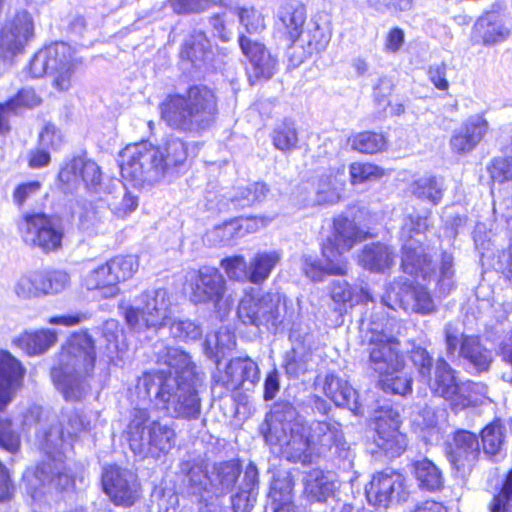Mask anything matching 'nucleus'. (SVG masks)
<instances>
[{
  "label": "nucleus",
  "instance_id": "bb28decb",
  "mask_svg": "<svg viewBox=\"0 0 512 512\" xmlns=\"http://www.w3.org/2000/svg\"><path fill=\"white\" fill-rule=\"evenodd\" d=\"M337 489L334 476L329 472L314 469L304 479V495L309 502L324 503Z\"/></svg>",
  "mask_w": 512,
  "mask_h": 512
},
{
  "label": "nucleus",
  "instance_id": "4468645a",
  "mask_svg": "<svg viewBox=\"0 0 512 512\" xmlns=\"http://www.w3.org/2000/svg\"><path fill=\"white\" fill-rule=\"evenodd\" d=\"M365 490L370 504L384 507L405 501L408 497L406 478L394 470L374 474Z\"/></svg>",
  "mask_w": 512,
  "mask_h": 512
},
{
  "label": "nucleus",
  "instance_id": "dca6fc26",
  "mask_svg": "<svg viewBox=\"0 0 512 512\" xmlns=\"http://www.w3.org/2000/svg\"><path fill=\"white\" fill-rule=\"evenodd\" d=\"M104 492L117 506H132L139 498V485L136 475L118 466H109L102 475Z\"/></svg>",
  "mask_w": 512,
  "mask_h": 512
},
{
  "label": "nucleus",
  "instance_id": "e433bc0d",
  "mask_svg": "<svg viewBox=\"0 0 512 512\" xmlns=\"http://www.w3.org/2000/svg\"><path fill=\"white\" fill-rule=\"evenodd\" d=\"M413 473L421 489L436 491L443 486L441 470L429 459H422L413 463Z\"/></svg>",
  "mask_w": 512,
  "mask_h": 512
},
{
  "label": "nucleus",
  "instance_id": "680f3d73",
  "mask_svg": "<svg viewBox=\"0 0 512 512\" xmlns=\"http://www.w3.org/2000/svg\"><path fill=\"white\" fill-rule=\"evenodd\" d=\"M170 6L178 14L198 13L208 9L211 0H169Z\"/></svg>",
  "mask_w": 512,
  "mask_h": 512
},
{
  "label": "nucleus",
  "instance_id": "864d4df0",
  "mask_svg": "<svg viewBox=\"0 0 512 512\" xmlns=\"http://www.w3.org/2000/svg\"><path fill=\"white\" fill-rule=\"evenodd\" d=\"M20 437L13 430L9 419L0 418V447L10 453H15L20 448Z\"/></svg>",
  "mask_w": 512,
  "mask_h": 512
},
{
  "label": "nucleus",
  "instance_id": "cd10ccee",
  "mask_svg": "<svg viewBox=\"0 0 512 512\" xmlns=\"http://www.w3.org/2000/svg\"><path fill=\"white\" fill-rule=\"evenodd\" d=\"M461 383L457 382L455 371L444 360H438L435 367L434 379L429 377L431 391L453 406Z\"/></svg>",
  "mask_w": 512,
  "mask_h": 512
},
{
  "label": "nucleus",
  "instance_id": "0e129e2a",
  "mask_svg": "<svg viewBox=\"0 0 512 512\" xmlns=\"http://www.w3.org/2000/svg\"><path fill=\"white\" fill-rule=\"evenodd\" d=\"M279 260L280 254L275 250L258 253V281L266 279Z\"/></svg>",
  "mask_w": 512,
  "mask_h": 512
},
{
  "label": "nucleus",
  "instance_id": "a878e982",
  "mask_svg": "<svg viewBox=\"0 0 512 512\" xmlns=\"http://www.w3.org/2000/svg\"><path fill=\"white\" fill-rule=\"evenodd\" d=\"M345 186V167L339 166L318 179L315 202L318 205H333L340 201Z\"/></svg>",
  "mask_w": 512,
  "mask_h": 512
},
{
  "label": "nucleus",
  "instance_id": "a211bd4d",
  "mask_svg": "<svg viewBox=\"0 0 512 512\" xmlns=\"http://www.w3.org/2000/svg\"><path fill=\"white\" fill-rule=\"evenodd\" d=\"M35 445L49 459L64 457L66 451L71 447V442L68 441L64 433L63 421L60 420V417L52 416L44 422L38 423Z\"/></svg>",
  "mask_w": 512,
  "mask_h": 512
},
{
  "label": "nucleus",
  "instance_id": "37998d69",
  "mask_svg": "<svg viewBox=\"0 0 512 512\" xmlns=\"http://www.w3.org/2000/svg\"><path fill=\"white\" fill-rule=\"evenodd\" d=\"M113 275L120 286V283L133 278L140 267V259L136 255H118L107 261Z\"/></svg>",
  "mask_w": 512,
  "mask_h": 512
},
{
  "label": "nucleus",
  "instance_id": "4be33fe9",
  "mask_svg": "<svg viewBox=\"0 0 512 512\" xmlns=\"http://www.w3.org/2000/svg\"><path fill=\"white\" fill-rule=\"evenodd\" d=\"M24 372L14 356L0 350V410L12 400L13 392L20 385Z\"/></svg>",
  "mask_w": 512,
  "mask_h": 512
},
{
  "label": "nucleus",
  "instance_id": "b1692460",
  "mask_svg": "<svg viewBox=\"0 0 512 512\" xmlns=\"http://www.w3.org/2000/svg\"><path fill=\"white\" fill-rule=\"evenodd\" d=\"M329 42V34H297L288 48L289 66L297 68L313 53L323 51Z\"/></svg>",
  "mask_w": 512,
  "mask_h": 512
},
{
  "label": "nucleus",
  "instance_id": "f3484780",
  "mask_svg": "<svg viewBox=\"0 0 512 512\" xmlns=\"http://www.w3.org/2000/svg\"><path fill=\"white\" fill-rule=\"evenodd\" d=\"M58 179L66 191H73L82 183L87 190L97 192L102 183V171L95 161L75 157L61 168Z\"/></svg>",
  "mask_w": 512,
  "mask_h": 512
},
{
  "label": "nucleus",
  "instance_id": "5fc2aeb1",
  "mask_svg": "<svg viewBox=\"0 0 512 512\" xmlns=\"http://www.w3.org/2000/svg\"><path fill=\"white\" fill-rule=\"evenodd\" d=\"M291 492L292 487L289 482L285 483L283 492L278 491L277 482L274 483L271 490L274 512H295Z\"/></svg>",
  "mask_w": 512,
  "mask_h": 512
},
{
  "label": "nucleus",
  "instance_id": "9d476101",
  "mask_svg": "<svg viewBox=\"0 0 512 512\" xmlns=\"http://www.w3.org/2000/svg\"><path fill=\"white\" fill-rule=\"evenodd\" d=\"M369 346V361L372 369L379 374L398 371L403 367L399 354V343L382 328L381 323L372 320L364 336Z\"/></svg>",
  "mask_w": 512,
  "mask_h": 512
},
{
  "label": "nucleus",
  "instance_id": "aec40b11",
  "mask_svg": "<svg viewBox=\"0 0 512 512\" xmlns=\"http://www.w3.org/2000/svg\"><path fill=\"white\" fill-rule=\"evenodd\" d=\"M489 130V123L483 115L467 118L450 138V147L457 154H467L483 140Z\"/></svg>",
  "mask_w": 512,
  "mask_h": 512
},
{
  "label": "nucleus",
  "instance_id": "49530a36",
  "mask_svg": "<svg viewBox=\"0 0 512 512\" xmlns=\"http://www.w3.org/2000/svg\"><path fill=\"white\" fill-rule=\"evenodd\" d=\"M353 150L360 153L373 154L386 147V139L382 134L374 132H361L349 138Z\"/></svg>",
  "mask_w": 512,
  "mask_h": 512
},
{
  "label": "nucleus",
  "instance_id": "c756f323",
  "mask_svg": "<svg viewBox=\"0 0 512 512\" xmlns=\"http://www.w3.org/2000/svg\"><path fill=\"white\" fill-rule=\"evenodd\" d=\"M323 392L337 406L348 407L354 412L358 411L356 391L347 380L334 374H328L324 380Z\"/></svg>",
  "mask_w": 512,
  "mask_h": 512
},
{
  "label": "nucleus",
  "instance_id": "f257e3e1",
  "mask_svg": "<svg viewBox=\"0 0 512 512\" xmlns=\"http://www.w3.org/2000/svg\"><path fill=\"white\" fill-rule=\"evenodd\" d=\"M295 416L292 406L277 405L271 415L275 424L269 432L264 433L266 442L279 445L288 460L308 464L316 452L320 453L333 446L345 448L346 443L338 423L315 421L306 425L301 418Z\"/></svg>",
  "mask_w": 512,
  "mask_h": 512
},
{
  "label": "nucleus",
  "instance_id": "4c0bfd02",
  "mask_svg": "<svg viewBox=\"0 0 512 512\" xmlns=\"http://www.w3.org/2000/svg\"><path fill=\"white\" fill-rule=\"evenodd\" d=\"M332 300L341 305L351 307L372 300L370 293L364 288L351 287L346 281H334L331 285Z\"/></svg>",
  "mask_w": 512,
  "mask_h": 512
},
{
  "label": "nucleus",
  "instance_id": "6ab92c4d",
  "mask_svg": "<svg viewBox=\"0 0 512 512\" xmlns=\"http://www.w3.org/2000/svg\"><path fill=\"white\" fill-rule=\"evenodd\" d=\"M191 299L195 303L211 302L218 306L225 293V280L217 269L204 267L193 273Z\"/></svg>",
  "mask_w": 512,
  "mask_h": 512
},
{
  "label": "nucleus",
  "instance_id": "9b49d317",
  "mask_svg": "<svg viewBox=\"0 0 512 512\" xmlns=\"http://www.w3.org/2000/svg\"><path fill=\"white\" fill-rule=\"evenodd\" d=\"M382 303L393 310L400 307L407 312L421 314L431 313L435 308L431 296L423 287H415L402 278L388 286Z\"/></svg>",
  "mask_w": 512,
  "mask_h": 512
},
{
  "label": "nucleus",
  "instance_id": "3c124183",
  "mask_svg": "<svg viewBox=\"0 0 512 512\" xmlns=\"http://www.w3.org/2000/svg\"><path fill=\"white\" fill-rule=\"evenodd\" d=\"M80 228L84 233L90 236L98 235L106 231L107 223L100 211L91 209L81 215Z\"/></svg>",
  "mask_w": 512,
  "mask_h": 512
},
{
  "label": "nucleus",
  "instance_id": "338daca9",
  "mask_svg": "<svg viewBox=\"0 0 512 512\" xmlns=\"http://www.w3.org/2000/svg\"><path fill=\"white\" fill-rule=\"evenodd\" d=\"M41 98L31 88H25L18 92V94L11 101L7 103V106H11L12 109L17 107L32 108L39 105Z\"/></svg>",
  "mask_w": 512,
  "mask_h": 512
},
{
  "label": "nucleus",
  "instance_id": "09e8293b",
  "mask_svg": "<svg viewBox=\"0 0 512 512\" xmlns=\"http://www.w3.org/2000/svg\"><path fill=\"white\" fill-rule=\"evenodd\" d=\"M49 482H50V494L54 491H63L73 486V478L66 473L65 467L63 466V457L49 459Z\"/></svg>",
  "mask_w": 512,
  "mask_h": 512
},
{
  "label": "nucleus",
  "instance_id": "bf43d9fd",
  "mask_svg": "<svg viewBox=\"0 0 512 512\" xmlns=\"http://www.w3.org/2000/svg\"><path fill=\"white\" fill-rule=\"evenodd\" d=\"M238 317L244 324L253 325L256 322V302L254 290L246 292L238 306Z\"/></svg>",
  "mask_w": 512,
  "mask_h": 512
},
{
  "label": "nucleus",
  "instance_id": "774afa93",
  "mask_svg": "<svg viewBox=\"0 0 512 512\" xmlns=\"http://www.w3.org/2000/svg\"><path fill=\"white\" fill-rule=\"evenodd\" d=\"M32 282L28 273L20 275L13 284L12 291L14 295L21 300L35 299Z\"/></svg>",
  "mask_w": 512,
  "mask_h": 512
},
{
  "label": "nucleus",
  "instance_id": "f704fd0d",
  "mask_svg": "<svg viewBox=\"0 0 512 512\" xmlns=\"http://www.w3.org/2000/svg\"><path fill=\"white\" fill-rule=\"evenodd\" d=\"M271 140L274 148L284 154L298 149L300 139L296 123L288 118L277 123L271 133Z\"/></svg>",
  "mask_w": 512,
  "mask_h": 512
},
{
  "label": "nucleus",
  "instance_id": "c03bdc74",
  "mask_svg": "<svg viewBox=\"0 0 512 512\" xmlns=\"http://www.w3.org/2000/svg\"><path fill=\"white\" fill-rule=\"evenodd\" d=\"M29 42L28 34H0V60L11 64Z\"/></svg>",
  "mask_w": 512,
  "mask_h": 512
},
{
  "label": "nucleus",
  "instance_id": "7c9ffc66",
  "mask_svg": "<svg viewBox=\"0 0 512 512\" xmlns=\"http://www.w3.org/2000/svg\"><path fill=\"white\" fill-rule=\"evenodd\" d=\"M57 332L52 329L25 331L16 340V345L30 356L47 352L57 342Z\"/></svg>",
  "mask_w": 512,
  "mask_h": 512
},
{
  "label": "nucleus",
  "instance_id": "473e14b6",
  "mask_svg": "<svg viewBox=\"0 0 512 512\" xmlns=\"http://www.w3.org/2000/svg\"><path fill=\"white\" fill-rule=\"evenodd\" d=\"M49 468L50 462H44L35 468H28L23 474L25 490L35 501H41L50 494Z\"/></svg>",
  "mask_w": 512,
  "mask_h": 512
},
{
  "label": "nucleus",
  "instance_id": "6e6552de",
  "mask_svg": "<svg viewBox=\"0 0 512 512\" xmlns=\"http://www.w3.org/2000/svg\"><path fill=\"white\" fill-rule=\"evenodd\" d=\"M137 300L138 306L123 307L125 321L132 330H159L170 324L173 315L172 295L167 289L144 290L138 295Z\"/></svg>",
  "mask_w": 512,
  "mask_h": 512
},
{
  "label": "nucleus",
  "instance_id": "a19ab883",
  "mask_svg": "<svg viewBox=\"0 0 512 512\" xmlns=\"http://www.w3.org/2000/svg\"><path fill=\"white\" fill-rule=\"evenodd\" d=\"M411 192L418 199L437 205L443 196V185L436 177H421L411 185Z\"/></svg>",
  "mask_w": 512,
  "mask_h": 512
},
{
  "label": "nucleus",
  "instance_id": "69168bd1",
  "mask_svg": "<svg viewBox=\"0 0 512 512\" xmlns=\"http://www.w3.org/2000/svg\"><path fill=\"white\" fill-rule=\"evenodd\" d=\"M490 175L493 181L498 183L512 180V157L494 160L490 168Z\"/></svg>",
  "mask_w": 512,
  "mask_h": 512
},
{
  "label": "nucleus",
  "instance_id": "a18cd8bd",
  "mask_svg": "<svg viewBox=\"0 0 512 512\" xmlns=\"http://www.w3.org/2000/svg\"><path fill=\"white\" fill-rule=\"evenodd\" d=\"M379 378L380 385L385 392L404 396L412 390L411 377L403 370V367L398 371L391 369L389 372L381 374Z\"/></svg>",
  "mask_w": 512,
  "mask_h": 512
},
{
  "label": "nucleus",
  "instance_id": "ddd939ff",
  "mask_svg": "<svg viewBox=\"0 0 512 512\" xmlns=\"http://www.w3.org/2000/svg\"><path fill=\"white\" fill-rule=\"evenodd\" d=\"M416 226L415 228L413 220L409 219L402 227V268L407 274H423L425 277L430 265V259L422 246L424 237L422 229L425 227V222L418 219Z\"/></svg>",
  "mask_w": 512,
  "mask_h": 512
},
{
  "label": "nucleus",
  "instance_id": "0eeeda50",
  "mask_svg": "<svg viewBox=\"0 0 512 512\" xmlns=\"http://www.w3.org/2000/svg\"><path fill=\"white\" fill-rule=\"evenodd\" d=\"M131 450L139 456L158 458L175 445L176 432L172 426L151 420L144 409H136L127 429Z\"/></svg>",
  "mask_w": 512,
  "mask_h": 512
},
{
  "label": "nucleus",
  "instance_id": "f03ea898",
  "mask_svg": "<svg viewBox=\"0 0 512 512\" xmlns=\"http://www.w3.org/2000/svg\"><path fill=\"white\" fill-rule=\"evenodd\" d=\"M95 362V344L87 333L74 334L62 345L51 379L66 400L79 401L89 392Z\"/></svg>",
  "mask_w": 512,
  "mask_h": 512
},
{
  "label": "nucleus",
  "instance_id": "412c9836",
  "mask_svg": "<svg viewBox=\"0 0 512 512\" xmlns=\"http://www.w3.org/2000/svg\"><path fill=\"white\" fill-rule=\"evenodd\" d=\"M446 451L449 461L457 470L469 469L480 453L479 441L469 431H458L448 443Z\"/></svg>",
  "mask_w": 512,
  "mask_h": 512
},
{
  "label": "nucleus",
  "instance_id": "13d9d810",
  "mask_svg": "<svg viewBox=\"0 0 512 512\" xmlns=\"http://www.w3.org/2000/svg\"><path fill=\"white\" fill-rule=\"evenodd\" d=\"M63 421V426L66 424V436L68 441L76 437L80 432L85 431L89 428V422L77 411H72L69 414H63L60 417Z\"/></svg>",
  "mask_w": 512,
  "mask_h": 512
},
{
  "label": "nucleus",
  "instance_id": "4d7b16f0",
  "mask_svg": "<svg viewBox=\"0 0 512 512\" xmlns=\"http://www.w3.org/2000/svg\"><path fill=\"white\" fill-rule=\"evenodd\" d=\"M491 512H512V470L509 472L501 492L490 505Z\"/></svg>",
  "mask_w": 512,
  "mask_h": 512
},
{
  "label": "nucleus",
  "instance_id": "393cba45",
  "mask_svg": "<svg viewBox=\"0 0 512 512\" xmlns=\"http://www.w3.org/2000/svg\"><path fill=\"white\" fill-rule=\"evenodd\" d=\"M158 361L164 363L174 371V375H172V371L169 372V375L173 378H177L180 381L201 380L190 355L180 348H164L159 352Z\"/></svg>",
  "mask_w": 512,
  "mask_h": 512
},
{
  "label": "nucleus",
  "instance_id": "2eb2a0df",
  "mask_svg": "<svg viewBox=\"0 0 512 512\" xmlns=\"http://www.w3.org/2000/svg\"><path fill=\"white\" fill-rule=\"evenodd\" d=\"M21 231L26 244L38 247L44 252L55 251L61 246V228L44 214L26 216Z\"/></svg>",
  "mask_w": 512,
  "mask_h": 512
},
{
  "label": "nucleus",
  "instance_id": "f8f14e48",
  "mask_svg": "<svg viewBox=\"0 0 512 512\" xmlns=\"http://www.w3.org/2000/svg\"><path fill=\"white\" fill-rule=\"evenodd\" d=\"M374 443L389 457L399 456L406 448V437L399 431L400 415L389 405L375 410Z\"/></svg>",
  "mask_w": 512,
  "mask_h": 512
},
{
  "label": "nucleus",
  "instance_id": "c9c22d12",
  "mask_svg": "<svg viewBox=\"0 0 512 512\" xmlns=\"http://www.w3.org/2000/svg\"><path fill=\"white\" fill-rule=\"evenodd\" d=\"M460 354L463 358L478 371H488L492 361V352L486 349L476 337H465L460 347Z\"/></svg>",
  "mask_w": 512,
  "mask_h": 512
},
{
  "label": "nucleus",
  "instance_id": "7ed1b4c3",
  "mask_svg": "<svg viewBox=\"0 0 512 512\" xmlns=\"http://www.w3.org/2000/svg\"><path fill=\"white\" fill-rule=\"evenodd\" d=\"M218 111L217 97L206 85H193L183 94L169 95L160 105L161 118L180 131L207 128Z\"/></svg>",
  "mask_w": 512,
  "mask_h": 512
},
{
  "label": "nucleus",
  "instance_id": "39448f33",
  "mask_svg": "<svg viewBox=\"0 0 512 512\" xmlns=\"http://www.w3.org/2000/svg\"><path fill=\"white\" fill-rule=\"evenodd\" d=\"M362 232L352 220L338 217L334 220V231L323 245L322 254L325 265H320L310 256L302 258V269L305 275L314 282H320L325 275H345L347 261L343 256L357 241L362 240Z\"/></svg>",
  "mask_w": 512,
  "mask_h": 512
},
{
  "label": "nucleus",
  "instance_id": "2f4dec72",
  "mask_svg": "<svg viewBox=\"0 0 512 512\" xmlns=\"http://www.w3.org/2000/svg\"><path fill=\"white\" fill-rule=\"evenodd\" d=\"M155 148L158 151V159L163 168L164 176L171 173L175 168L184 165L188 157L186 143L177 137H169Z\"/></svg>",
  "mask_w": 512,
  "mask_h": 512
},
{
  "label": "nucleus",
  "instance_id": "e2e57ef3",
  "mask_svg": "<svg viewBox=\"0 0 512 512\" xmlns=\"http://www.w3.org/2000/svg\"><path fill=\"white\" fill-rule=\"evenodd\" d=\"M219 482L226 488L231 487L240 475V468L234 461L220 463L216 467Z\"/></svg>",
  "mask_w": 512,
  "mask_h": 512
},
{
  "label": "nucleus",
  "instance_id": "423d86ee",
  "mask_svg": "<svg viewBox=\"0 0 512 512\" xmlns=\"http://www.w3.org/2000/svg\"><path fill=\"white\" fill-rule=\"evenodd\" d=\"M82 58L65 42H55L39 50L29 64V73L39 78L49 75L51 86L58 92L69 91L76 82Z\"/></svg>",
  "mask_w": 512,
  "mask_h": 512
},
{
  "label": "nucleus",
  "instance_id": "603ef678",
  "mask_svg": "<svg viewBox=\"0 0 512 512\" xmlns=\"http://www.w3.org/2000/svg\"><path fill=\"white\" fill-rule=\"evenodd\" d=\"M46 296L63 292L70 285V276L61 270H44Z\"/></svg>",
  "mask_w": 512,
  "mask_h": 512
},
{
  "label": "nucleus",
  "instance_id": "de8ad7c7",
  "mask_svg": "<svg viewBox=\"0 0 512 512\" xmlns=\"http://www.w3.org/2000/svg\"><path fill=\"white\" fill-rule=\"evenodd\" d=\"M349 174L351 183L357 185L381 179L385 171L372 163L354 162L349 167Z\"/></svg>",
  "mask_w": 512,
  "mask_h": 512
},
{
  "label": "nucleus",
  "instance_id": "ea45409f",
  "mask_svg": "<svg viewBox=\"0 0 512 512\" xmlns=\"http://www.w3.org/2000/svg\"><path fill=\"white\" fill-rule=\"evenodd\" d=\"M487 392V386L483 383L463 382L459 387L453 407L464 409L470 406L482 405L488 399Z\"/></svg>",
  "mask_w": 512,
  "mask_h": 512
},
{
  "label": "nucleus",
  "instance_id": "8fccbe9b",
  "mask_svg": "<svg viewBox=\"0 0 512 512\" xmlns=\"http://www.w3.org/2000/svg\"><path fill=\"white\" fill-rule=\"evenodd\" d=\"M483 449L487 454L499 453L504 444L503 428L500 423H492L482 431Z\"/></svg>",
  "mask_w": 512,
  "mask_h": 512
},
{
  "label": "nucleus",
  "instance_id": "58836bf2",
  "mask_svg": "<svg viewBox=\"0 0 512 512\" xmlns=\"http://www.w3.org/2000/svg\"><path fill=\"white\" fill-rule=\"evenodd\" d=\"M277 17L288 32H297L305 24L306 9L299 1L287 0L280 5Z\"/></svg>",
  "mask_w": 512,
  "mask_h": 512
},
{
  "label": "nucleus",
  "instance_id": "79ce46f5",
  "mask_svg": "<svg viewBox=\"0 0 512 512\" xmlns=\"http://www.w3.org/2000/svg\"><path fill=\"white\" fill-rule=\"evenodd\" d=\"M221 268L232 280L243 281L249 279L251 283L256 282V264L250 263L249 269L242 256H233L223 259Z\"/></svg>",
  "mask_w": 512,
  "mask_h": 512
},
{
  "label": "nucleus",
  "instance_id": "1a4fd4ad",
  "mask_svg": "<svg viewBox=\"0 0 512 512\" xmlns=\"http://www.w3.org/2000/svg\"><path fill=\"white\" fill-rule=\"evenodd\" d=\"M119 162L122 177L135 186L153 185L165 177L158 151L149 142L126 146L119 155Z\"/></svg>",
  "mask_w": 512,
  "mask_h": 512
},
{
  "label": "nucleus",
  "instance_id": "72a5a7b5",
  "mask_svg": "<svg viewBox=\"0 0 512 512\" xmlns=\"http://www.w3.org/2000/svg\"><path fill=\"white\" fill-rule=\"evenodd\" d=\"M395 254L386 245L377 243L366 245L359 255V264L370 271H384L394 263Z\"/></svg>",
  "mask_w": 512,
  "mask_h": 512
},
{
  "label": "nucleus",
  "instance_id": "c85d7f7f",
  "mask_svg": "<svg viewBox=\"0 0 512 512\" xmlns=\"http://www.w3.org/2000/svg\"><path fill=\"white\" fill-rule=\"evenodd\" d=\"M251 222V219L237 218L215 226L207 232V242L214 246L229 245L252 230Z\"/></svg>",
  "mask_w": 512,
  "mask_h": 512
},
{
  "label": "nucleus",
  "instance_id": "5701e85b",
  "mask_svg": "<svg viewBox=\"0 0 512 512\" xmlns=\"http://www.w3.org/2000/svg\"><path fill=\"white\" fill-rule=\"evenodd\" d=\"M82 286L105 299L115 298L121 291L108 262L87 271L82 276Z\"/></svg>",
  "mask_w": 512,
  "mask_h": 512
},
{
  "label": "nucleus",
  "instance_id": "6e6d98bb",
  "mask_svg": "<svg viewBox=\"0 0 512 512\" xmlns=\"http://www.w3.org/2000/svg\"><path fill=\"white\" fill-rule=\"evenodd\" d=\"M170 331L173 337L182 340H197L202 335L201 328L191 320H178L171 323Z\"/></svg>",
  "mask_w": 512,
  "mask_h": 512
},
{
  "label": "nucleus",
  "instance_id": "052dcab7",
  "mask_svg": "<svg viewBox=\"0 0 512 512\" xmlns=\"http://www.w3.org/2000/svg\"><path fill=\"white\" fill-rule=\"evenodd\" d=\"M277 68V59L258 44V78L270 79Z\"/></svg>",
  "mask_w": 512,
  "mask_h": 512
},
{
  "label": "nucleus",
  "instance_id": "20e7f679",
  "mask_svg": "<svg viewBox=\"0 0 512 512\" xmlns=\"http://www.w3.org/2000/svg\"><path fill=\"white\" fill-rule=\"evenodd\" d=\"M200 380L180 381L164 371L145 374L141 384L150 394L154 389L156 398L168 414L175 418L196 419L201 412V400L197 385Z\"/></svg>",
  "mask_w": 512,
  "mask_h": 512
}]
</instances>
